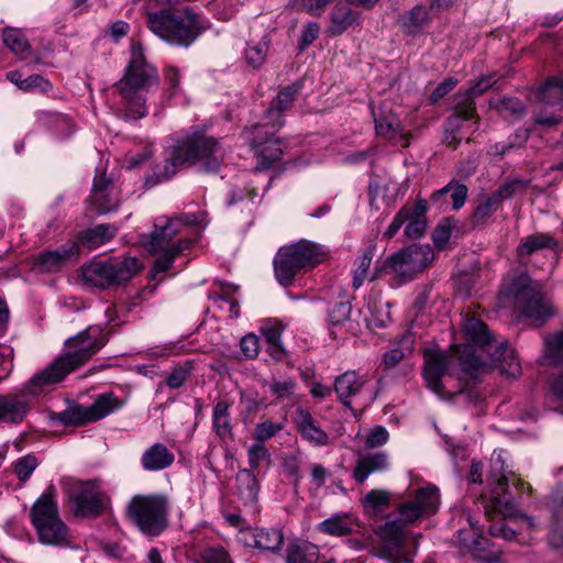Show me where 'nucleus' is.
<instances>
[{"label": "nucleus", "mask_w": 563, "mask_h": 563, "mask_svg": "<svg viewBox=\"0 0 563 563\" xmlns=\"http://www.w3.org/2000/svg\"><path fill=\"white\" fill-rule=\"evenodd\" d=\"M462 331L472 344L454 346L451 353L427 351L423 378L426 385L441 399H452L464 393L465 386L492 368L517 377L521 366L516 352L507 343H500L492 352L493 336L487 325L474 316L466 314Z\"/></svg>", "instance_id": "f257e3e1"}, {"label": "nucleus", "mask_w": 563, "mask_h": 563, "mask_svg": "<svg viewBox=\"0 0 563 563\" xmlns=\"http://www.w3.org/2000/svg\"><path fill=\"white\" fill-rule=\"evenodd\" d=\"M223 158L224 152L214 137L202 132L187 134L170 146L164 162L155 166L156 180L152 185L169 179L185 165H198L205 173H216Z\"/></svg>", "instance_id": "f03ea898"}, {"label": "nucleus", "mask_w": 563, "mask_h": 563, "mask_svg": "<svg viewBox=\"0 0 563 563\" xmlns=\"http://www.w3.org/2000/svg\"><path fill=\"white\" fill-rule=\"evenodd\" d=\"M158 74L151 66L140 47L132 46L131 59L124 76L115 84L122 98V112L128 120L146 115L145 95L150 87L157 86Z\"/></svg>", "instance_id": "7ed1b4c3"}, {"label": "nucleus", "mask_w": 563, "mask_h": 563, "mask_svg": "<svg viewBox=\"0 0 563 563\" xmlns=\"http://www.w3.org/2000/svg\"><path fill=\"white\" fill-rule=\"evenodd\" d=\"M30 516L41 543L54 547L69 544L68 529L59 517L54 485H49L36 499Z\"/></svg>", "instance_id": "20e7f679"}, {"label": "nucleus", "mask_w": 563, "mask_h": 563, "mask_svg": "<svg viewBox=\"0 0 563 563\" xmlns=\"http://www.w3.org/2000/svg\"><path fill=\"white\" fill-rule=\"evenodd\" d=\"M323 256L321 246L308 240L284 245L273 261L275 277L282 286L288 287L296 275L317 266Z\"/></svg>", "instance_id": "39448f33"}, {"label": "nucleus", "mask_w": 563, "mask_h": 563, "mask_svg": "<svg viewBox=\"0 0 563 563\" xmlns=\"http://www.w3.org/2000/svg\"><path fill=\"white\" fill-rule=\"evenodd\" d=\"M148 27L164 41L189 46L200 34L202 27L198 16L186 8L183 12L162 10L147 15Z\"/></svg>", "instance_id": "423d86ee"}, {"label": "nucleus", "mask_w": 563, "mask_h": 563, "mask_svg": "<svg viewBox=\"0 0 563 563\" xmlns=\"http://www.w3.org/2000/svg\"><path fill=\"white\" fill-rule=\"evenodd\" d=\"M179 233L178 220L157 219L154 231L141 238V244L151 254H161L154 263L155 273L168 271L174 260L184 251L190 247L191 241L187 239L173 243V239Z\"/></svg>", "instance_id": "0eeeda50"}, {"label": "nucleus", "mask_w": 563, "mask_h": 563, "mask_svg": "<svg viewBox=\"0 0 563 563\" xmlns=\"http://www.w3.org/2000/svg\"><path fill=\"white\" fill-rule=\"evenodd\" d=\"M497 79L495 75L482 77L476 84L470 87L464 93L456 96L454 113L448 119V129L444 142L448 146L456 147L461 142L460 131L467 125L472 131L478 128V117L474 99L493 88Z\"/></svg>", "instance_id": "6e6552de"}, {"label": "nucleus", "mask_w": 563, "mask_h": 563, "mask_svg": "<svg viewBox=\"0 0 563 563\" xmlns=\"http://www.w3.org/2000/svg\"><path fill=\"white\" fill-rule=\"evenodd\" d=\"M168 507L165 495H136L129 501L126 515L143 533L158 536L167 526Z\"/></svg>", "instance_id": "1a4fd4ad"}, {"label": "nucleus", "mask_w": 563, "mask_h": 563, "mask_svg": "<svg viewBox=\"0 0 563 563\" xmlns=\"http://www.w3.org/2000/svg\"><path fill=\"white\" fill-rule=\"evenodd\" d=\"M141 267L136 257L120 262L92 261L81 267V277L89 287L107 289L129 282Z\"/></svg>", "instance_id": "9d476101"}, {"label": "nucleus", "mask_w": 563, "mask_h": 563, "mask_svg": "<svg viewBox=\"0 0 563 563\" xmlns=\"http://www.w3.org/2000/svg\"><path fill=\"white\" fill-rule=\"evenodd\" d=\"M433 260L434 252L429 244H411L390 255L380 268L375 267L371 279L378 278L382 271L388 269L402 282H406L421 273Z\"/></svg>", "instance_id": "9b49d317"}, {"label": "nucleus", "mask_w": 563, "mask_h": 563, "mask_svg": "<svg viewBox=\"0 0 563 563\" xmlns=\"http://www.w3.org/2000/svg\"><path fill=\"white\" fill-rule=\"evenodd\" d=\"M107 341L101 328L90 325L65 341L64 351L58 358L69 372H73L87 363L107 344Z\"/></svg>", "instance_id": "f8f14e48"}, {"label": "nucleus", "mask_w": 563, "mask_h": 563, "mask_svg": "<svg viewBox=\"0 0 563 563\" xmlns=\"http://www.w3.org/2000/svg\"><path fill=\"white\" fill-rule=\"evenodd\" d=\"M511 292L526 318L542 323L551 316V308L543 300L541 285L532 282L527 275H521L514 280Z\"/></svg>", "instance_id": "ddd939ff"}, {"label": "nucleus", "mask_w": 563, "mask_h": 563, "mask_svg": "<svg viewBox=\"0 0 563 563\" xmlns=\"http://www.w3.org/2000/svg\"><path fill=\"white\" fill-rule=\"evenodd\" d=\"M122 406L123 402L113 393H103L90 406L76 405L62 411L58 419L66 427L84 426L109 416Z\"/></svg>", "instance_id": "4468645a"}, {"label": "nucleus", "mask_w": 563, "mask_h": 563, "mask_svg": "<svg viewBox=\"0 0 563 563\" xmlns=\"http://www.w3.org/2000/svg\"><path fill=\"white\" fill-rule=\"evenodd\" d=\"M439 504L440 495L435 486L420 488L416 490L413 498L399 504L398 517L395 520L404 527L410 526L419 519L434 514Z\"/></svg>", "instance_id": "2eb2a0df"}, {"label": "nucleus", "mask_w": 563, "mask_h": 563, "mask_svg": "<svg viewBox=\"0 0 563 563\" xmlns=\"http://www.w3.org/2000/svg\"><path fill=\"white\" fill-rule=\"evenodd\" d=\"M70 499L75 505V514L80 517L99 516L108 500L95 482L80 483L70 494Z\"/></svg>", "instance_id": "dca6fc26"}, {"label": "nucleus", "mask_w": 563, "mask_h": 563, "mask_svg": "<svg viewBox=\"0 0 563 563\" xmlns=\"http://www.w3.org/2000/svg\"><path fill=\"white\" fill-rule=\"evenodd\" d=\"M89 201L95 211L106 214L118 209L120 205V192L113 180L106 174L95 177Z\"/></svg>", "instance_id": "f3484780"}, {"label": "nucleus", "mask_w": 563, "mask_h": 563, "mask_svg": "<svg viewBox=\"0 0 563 563\" xmlns=\"http://www.w3.org/2000/svg\"><path fill=\"white\" fill-rule=\"evenodd\" d=\"M70 372L57 357L46 367L35 373L23 386V393L27 396H37L62 382Z\"/></svg>", "instance_id": "a211bd4d"}, {"label": "nucleus", "mask_w": 563, "mask_h": 563, "mask_svg": "<svg viewBox=\"0 0 563 563\" xmlns=\"http://www.w3.org/2000/svg\"><path fill=\"white\" fill-rule=\"evenodd\" d=\"M70 372L57 357L46 367L35 373L23 386V393L27 396H37L62 382Z\"/></svg>", "instance_id": "6ab92c4d"}, {"label": "nucleus", "mask_w": 563, "mask_h": 563, "mask_svg": "<svg viewBox=\"0 0 563 563\" xmlns=\"http://www.w3.org/2000/svg\"><path fill=\"white\" fill-rule=\"evenodd\" d=\"M79 253L77 242H69L60 247L41 253L35 260L34 266L41 273H53L62 269Z\"/></svg>", "instance_id": "aec40b11"}, {"label": "nucleus", "mask_w": 563, "mask_h": 563, "mask_svg": "<svg viewBox=\"0 0 563 563\" xmlns=\"http://www.w3.org/2000/svg\"><path fill=\"white\" fill-rule=\"evenodd\" d=\"M300 88L301 85L297 82L285 87L277 93L276 98L264 113V120H266L267 125H272L273 129L284 125L285 120L283 115L291 108Z\"/></svg>", "instance_id": "412c9836"}, {"label": "nucleus", "mask_w": 563, "mask_h": 563, "mask_svg": "<svg viewBox=\"0 0 563 563\" xmlns=\"http://www.w3.org/2000/svg\"><path fill=\"white\" fill-rule=\"evenodd\" d=\"M372 113L375 121L376 133L379 136L395 143H400L401 146L409 145V141L407 135L404 133L401 122L395 113L391 111H385L382 108L378 110L373 109Z\"/></svg>", "instance_id": "4be33fe9"}, {"label": "nucleus", "mask_w": 563, "mask_h": 563, "mask_svg": "<svg viewBox=\"0 0 563 563\" xmlns=\"http://www.w3.org/2000/svg\"><path fill=\"white\" fill-rule=\"evenodd\" d=\"M544 360L548 364L563 365V329L544 336ZM552 393L563 400V371L551 384Z\"/></svg>", "instance_id": "5701e85b"}, {"label": "nucleus", "mask_w": 563, "mask_h": 563, "mask_svg": "<svg viewBox=\"0 0 563 563\" xmlns=\"http://www.w3.org/2000/svg\"><path fill=\"white\" fill-rule=\"evenodd\" d=\"M365 385L364 376L358 375L355 371H346L334 379L333 389L343 406L352 408L351 399L358 397Z\"/></svg>", "instance_id": "b1692460"}, {"label": "nucleus", "mask_w": 563, "mask_h": 563, "mask_svg": "<svg viewBox=\"0 0 563 563\" xmlns=\"http://www.w3.org/2000/svg\"><path fill=\"white\" fill-rule=\"evenodd\" d=\"M294 420L299 433L306 441L318 446L329 444V435L308 410L298 408Z\"/></svg>", "instance_id": "393cba45"}, {"label": "nucleus", "mask_w": 563, "mask_h": 563, "mask_svg": "<svg viewBox=\"0 0 563 563\" xmlns=\"http://www.w3.org/2000/svg\"><path fill=\"white\" fill-rule=\"evenodd\" d=\"M27 394H9L0 396V421L21 422L30 410Z\"/></svg>", "instance_id": "a878e982"}, {"label": "nucleus", "mask_w": 563, "mask_h": 563, "mask_svg": "<svg viewBox=\"0 0 563 563\" xmlns=\"http://www.w3.org/2000/svg\"><path fill=\"white\" fill-rule=\"evenodd\" d=\"M175 461L174 453L163 443L156 442L141 455L140 463L144 471L159 472L168 468Z\"/></svg>", "instance_id": "bb28decb"}, {"label": "nucleus", "mask_w": 563, "mask_h": 563, "mask_svg": "<svg viewBox=\"0 0 563 563\" xmlns=\"http://www.w3.org/2000/svg\"><path fill=\"white\" fill-rule=\"evenodd\" d=\"M388 455L385 452L363 454L358 457L353 471V478L363 484L371 474L388 468Z\"/></svg>", "instance_id": "cd10ccee"}, {"label": "nucleus", "mask_w": 563, "mask_h": 563, "mask_svg": "<svg viewBox=\"0 0 563 563\" xmlns=\"http://www.w3.org/2000/svg\"><path fill=\"white\" fill-rule=\"evenodd\" d=\"M534 99L545 106L563 109V78L549 77L533 92Z\"/></svg>", "instance_id": "c85d7f7f"}, {"label": "nucleus", "mask_w": 563, "mask_h": 563, "mask_svg": "<svg viewBox=\"0 0 563 563\" xmlns=\"http://www.w3.org/2000/svg\"><path fill=\"white\" fill-rule=\"evenodd\" d=\"M428 202L419 200L413 207H409V218L406 221L405 235L409 240H418L423 236L427 229L426 212Z\"/></svg>", "instance_id": "c756f323"}, {"label": "nucleus", "mask_w": 563, "mask_h": 563, "mask_svg": "<svg viewBox=\"0 0 563 563\" xmlns=\"http://www.w3.org/2000/svg\"><path fill=\"white\" fill-rule=\"evenodd\" d=\"M380 543L373 547L371 553L387 563H409V559L406 552V543L379 540Z\"/></svg>", "instance_id": "7c9ffc66"}, {"label": "nucleus", "mask_w": 563, "mask_h": 563, "mask_svg": "<svg viewBox=\"0 0 563 563\" xmlns=\"http://www.w3.org/2000/svg\"><path fill=\"white\" fill-rule=\"evenodd\" d=\"M117 228L109 223L98 224L95 228L82 231L79 235L80 243L89 250L111 241L117 234Z\"/></svg>", "instance_id": "2f4dec72"}, {"label": "nucleus", "mask_w": 563, "mask_h": 563, "mask_svg": "<svg viewBox=\"0 0 563 563\" xmlns=\"http://www.w3.org/2000/svg\"><path fill=\"white\" fill-rule=\"evenodd\" d=\"M360 16L347 7L335 8L330 16V24L328 26V34L330 36H338L349 30L351 26L358 23Z\"/></svg>", "instance_id": "473e14b6"}, {"label": "nucleus", "mask_w": 563, "mask_h": 563, "mask_svg": "<svg viewBox=\"0 0 563 563\" xmlns=\"http://www.w3.org/2000/svg\"><path fill=\"white\" fill-rule=\"evenodd\" d=\"M457 541L461 548L470 551L478 560L487 561V563H499L496 560H492L488 555L482 554L488 540L474 530H460L457 532Z\"/></svg>", "instance_id": "72a5a7b5"}, {"label": "nucleus", "mask_w": 563, "mask_h": 563, "mask_svg": "<svg viewBox=\"0 0 563 563\" xmlns=\"http://www.w3.org/2000/svg\"><path fill=\"white\" fill-rule=\"evenodd\" d=\"M487 479L495 484L498 495L506 493L511 481L506 474L504 468V460L500 452H494L490 459V470ZM503 503L501 496L496 498V504L499 506Z\"/></svg>", "instance_id": "f704fd0d"}, {"label": "nucleus", "mask_w": 563, "mask_h": 563, "mask_svg": "<svg viewBox=\"0 0 563 563\" xmlns=\"http://www.w3.org/2000/svg\"><path fill=\"white\" fill-rule=\"evenodd\" d=\"M319 558V548L308 541L289 544L286 551V563H313Z\"/></svg>", "instance_id": "c9c22d12"}, {"label": "nucleus", "mask_w": 563, "mask_h": 563, "mask_svg": "<svg viewBox=\"0 0 563 563\" xmlns=\"http://www.w3.org/2000/svg\"><path fill=\"white\" fill-rule=\"evenodd\" d=\"M235 479L240 496L246 501H256L260 483L255 473L252 470L243 468L236 473Z\"/></svg>", "instance_id": "e433bc0d"}, {"label": "nucleus", "mask_w": 563, "mask_h": 563, "mask_svg": "<svg viewBox=\"0 0 563 563\" xmlns=\"http://www.w3.org/2000/svg\"><path fill=\"white\" fill-rule=\"evenodd\" d=\"M468 189L464 184L450 181L448 185L442 187L432 194L430 201L432 203L441 202L448 194H451L453 209L457 210L464 206L467 198Z\"/></svg>", "instance_id": "4c0bfd02"}, {"label": "nucleus", "mask_w": 563, "mask_h": 563, "mask_svg": "<svg viewBox=\"0 0 563 563\" xmlns=\"http://www.w3.org/2000/svg\"><path fill=\"white\" fill-rule=\"evenodd\" d=\"M254 545L263 551H279L284 543V536L276 529H257L253 533Z\"/></svg>", "instance_id": "58836bf2"}, {"label": "nucleus", "mask_w": 563, "mask_h": 563, "mask_svg": "<svg viewBox=\"0 0 563 563\" xmlns=\"http://www.w3.org/2000/svg\"><path fill=\"white\" fill-rule=\"evenodd\" d=\"M212 427L220 439H225L232 433V424L229 412V404L224 400L218 401L212 412Z\"/></svg>", "instance_id": "ea45409f"}, {"label": "nucleus", "mask_w": 563, "mask_h": 563, "mask_svg": "<svg viewBox=\"0 0 563 563\" xmlns=\"http://www.w3.org/2000/svg\"><path fill=\"white\" fill-rule=\"evenodd\" d=\"M247 460L250 468L258 474L267 470L272 464V455L265 444L253 442L247 449Z\"/></svg>", "instance_id": "a19ab883"}, {"label": "nucleus", "mask_w": 563, "mask_h": 563, "mask_svg": "<svg viewBox=\"0 0 563 563\" xmlns=\"http://www.w3.org/2000/svg\"><path fill=\"white\" fill-rule=\"evenodd\" d=\"M4 45L15 55L25 57L31 49V45L21 30L14 27H5L2 32Z\"/></svg>", "instance_id": "79ce46f5"}, {"label": "nucleus", "mask_w": 563, "mask_h": 563, "mask_svg": "<svg viewBox=\"0 0 563 563\" xmlns=\"http://www.w3.org/2000/svg\"><path fill=\"white\" fill-rule=\"evenodd\" d=\"M413 351V336L408 333L402 336L397 347H394L385 353L384 364L386 367H395L406 356L410 355Z\"/></svg>", "instance_id": "37998d69"}, {"label": "nucleus", "mask_w": 563, "mask_h": 563, "mask_svg": "<svg viewBox=\"0 0 563 563\" xmlns=\"http://www.w3.org/2000/svg\"><path fill=\"white\" fill-rule=\"evenodd\" d=\"M558 246L556 240L545 233H537L529 235L523 243L520 245V254L530 255L538 250L551 249L554 250Z\"/></svg>", "instance_id": "c03bdc74"}, {"label": "nucleus", "mask_w": 563, "mask_h": 563, "mask_svg": "<svg viewBox=\"0 0 563 563\" xmlns=\"http://www.w3.org/2000/svg\"><path fill=\"white\" fill-rule=\"evenodd\" d=\"M318 529L327 534L343 537L352 531L351 523L346 516L334 515L318 525Z\"/></svg>", "instance_id": "a18cd8bd"}, {"label": "nucleus", "mask_w": 563, "mask_h": 563, "mask_svg": "<svg viewBox=\"0 0 563 563\" xmlns=\"http://www.w3.org/2000/svg\"><path fill=\"white\" fill-rule=\"evenodd\" d=\"M258 157V166L261 168H269L271 165L280 159L283 156V148L278 140L269 139L256 152Z\"/></svg>", "instance_id": "49530a36"}, {"label": "nucleus", "mask_w": 563, "mask_h": 563, "mask_svg": "<svg viewBox=\"0 0 563 563\" xmlns=\"http://www.w3.org/2000/svg\"><path fill=\"white\" fill-rule=\"evenodd\" d=\"M279 128L267 125L264 117L261 123H256L250 128H246V139L251 142L253 147H261L266 141H268Z\"/></svg>", "instance_id": "de8ad7c7"}, {"label": "nucleus", "mask_w": 563, "mask_h": 563, "mask_svg": "<svg viewBox=\"0 0 563 563\" xmlns=\"http://www.w3.org/2000/svg\"><path fill=\"white\" fill-rule=\"evenodd\" d=\"M429 23L428 9L423 5H415L402 21V26L408 33H417Z\"/></svg>", "instance_id": "09e8293b"}, {"label": "nucleus", "mask_w": 563, "mask_h": 563, "mask_svg": "<svg viewBox=\"0 0 563 563\" xmlns=\"http://www.w3.org/2000/svg\"><path fill=\"white\" fill-rule=\"evenodd\" d=\"M269 40L267 36H263L258 42H252L247 44V48L245 49V59L249 65L254 68L261 67L268 52Z\"/></svg>", "instance_id": "8fccbe9b"}, {"label": "nucleus", "mask_w": 563, "mask_h": 563, "mask_svg": "<svg viewBox=\"0 0 563 563\" xmlns=\"http://www.w3.org/2000/svg\"><path fill=\"white\" fill-rule=\"evenodd\" d=\"M375 533L379 540H390L401 543H406L407 540L406 527L395 519L388 520L379 526Z\"/></svg>", "instance_id": "3c124183"}, {"label": "nucleus", "mask_w": 563, "mask_h": 563, "mask_svg": "<svg viewBox=\"0 0 563 563\" xmlns=\"http://www.w3.org/2000/svg\"><path fill=\"white\" fill-rule=\"evenodd\" d=\"M199 563H233L222 545H205L198 550Z\"/></svg>", "instance_id": "603ef678"}, {"label": "nucleus", "mask_w": 563, "mask_h": 563, "mask_svg": "<svg viewBox=\"0 0 563 563\" xmlns=\"http://www.w3.org/2000/svg\"><path fill=\"white\" fill-rule=\"evenodd\" d=\"M390 494L383 489H373L364 498V508L375 515L385 511L389 506Z\"/></svg>", "instance_id": "864d4df0"}, {"label": "nucleus", "mask_w": 563, "mask_h": 563, "mask_svg": "<svg viewBox=\"0 0 563 563\" xmlns=\"http://www.w3.org/2000/svg\"><path fill=\"white\" fill-rule=\"evenodd\" d=\"M374 247H368L367 250H365L363 255L358 257L356 262V268L353 274V288H360L363 285L364 280L366 279L374 256Z\"/></svg>", "instance_id": "5fc2aeb1"}, {"label": "nucleus", "mask_w": 563, "mask_h": 563, "mask_svg": "<svg viewBox=\"0 0 563 563\" xmlns=\"http://www.w3.org/2000/svg\"><path fill=\"white\" fill-rule=\"evenodd\" d=\"M263 336L268 344L271 354L275 358H282L285 351L280 344L282 330L279 327H267L262 329Z\"/></svg>", "instance_id": "6e6d98bb"}, {"label": "nucleus", "mask_w": 563, "mask_h": 563, "mask_svg": "<svg viewBox=\"0 0 563 563\" xmlns=\"http://www.w3.org/2000/svg\"><path fill=\"white\" fill-rule=\"evenodd\" d=\"M527 187H528V181L515 178V179L504 183L498 188V190L494 192V195L501 203L504 200L510 199L515 195L523 192Z\"/></svg>", "instance_id": "4d7b16f0"}, {"label": "nucleus", "mask_w": 563, "mask_h": 563, "mask_svg": "<svg viewBox=\"0 0 563 563\" xmlns=\"http://www.w3.org/2000/svg\"><path fill=\"white\" fill-rule=\"evenodd\" d=\"M282 430V426L266 420L254 428V442L265 444V441L275 437Z\"/></svg>", "instance_id": "13d9d810"}, {"label": "nucleus", "mask_w": 563, "mask_h": 563, "mask_svg": "<svg viewBox=\"0 0 563 563\" xmlns=\"http://www.w3.org/2000/svg\"><path fill=\"white\" fill-rule=\"evenodd\" d=\"M37 459L34 455L27 454L20 457L14 464V472L21 482L30 478L34 470L37 467Z\"/></svg>", "instance_id": "bf43d9fd"}, {"label": "nucleus", "mask_w": 563, "mask_h": 563, "mask_svg": "<svg viewBox=\"0 0 563 563\" xmlns=\"http://www.w3.org/2000/svg\"><path fill=\"white\" fill-rule=\"evenodd\" d=\"M500 201L493 194L487 197L483 202H481L475 211H474V220L475 221H484L488 219L499 207Z\"/></svg>", "instance_id": "052dcab7"}, {"label": "nucleus", "mask_w": 563, "mask_h": 563, "mask_svg": "<svg viewBox=\"0 0 563 563\" xmlns=\"http://www.w3.org/2000/svg\"><path fill=\"white\" fill-rule=\"evenodd\" d=\"M352 306L350 302L341 301L335 303L329 312V321L332 325H339L349 320Z\"/></svg>", "instance_id": "680f3d73"}, {"label": "nucleus", "mask_w": 563, "mask_h": 563, "mask_svg": "<svg viewBox=\"0 0 563 563\" xmlns=\"http://www.w3.org/2000/svg\"><path fill=\"white\" fill-rule=\"evenodd\" d=\"M180 71L174 66H168L164 70V82L166 87V93L170 98L179 91Z\"/></svg>", "instance_id": "e2e57ef3"}, {"label": "nucleus", "mask_w": 563, "mask_h": 563, "mask_svg": "<svg viewBox=\"0 0 563 563\" xmlns=\"http://www.w3.org/2000/svg\"><path fill=\"white\" fill-rule=\"evenodd\" d=\"M320 25L317 22L307 23L300 35L299 40V51H305L310 44H312L319 36Z\"/></svg>", "instance_id": "0e129e2a"}, {"label": "nucleus", "mask_w": 563, "mask_h": 563, "mask_svg": "<svg viewBox=\"0 0 563 563\" xmlns=\"http://www.w3.org/2000/svg\"><path fill=\"white\" fill-rule=\"evenodd\" d=\"M296 383L292 379L276 380L269 385V390L278 399L288 398L295 391Z\"/></svg>", "instance_id": "69168bd1"}, {"label": "nucleus", "mask_w": 563, "mask_h": 563, "mask_svg": "<svg viewBox=\"0 0 563 563\" xmlns=\"http://www.w3.org/2000/svg\"><path fill=\"white\" fill-rule=\"evenodd\" d=\"M240 347L246 358H254L260 351V340L255 334H247L241 339Z\"/></svg>", "instance_id": "338daca9"}, {"label": "nucleus", "mask_w": 563, "mask_h": 563, "mask_svg": "<svg viewBox=\"0 0 563 563\" xmlns=\"http://www.w3.org/2000/svg\"><path fill=\"white\" fill-rule=\"evenodd\" d=\"M388 431L382 427H375L367 434L365 445L367 449H374L384 445L388 441Z\"/></svg>", "instance_id": "774afa93"}]
</instances>
